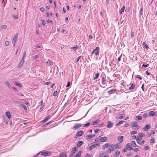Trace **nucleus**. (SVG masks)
I'll return each instance as SVG.
<instances>
[{"label":"nucleus","mask_w":157,"mask_h":157,"mask_svg":"<svg viewBox=\"0 0 157 157\" xmlns=\"http://www.w3.org/2000/svg\"><path fill=\"white\" fill-rule=\"evenodd\" d=\"M114 147V145L113 144L110 145L109 146V148L107 151V152L110 153L112 151H114L115 149Z\"/></svg>","instance_id":"1"},{"label":"nucleus","mask_w":157,"mask_h":157,"mask_svg":"<svg viewBox=\"0 0 157 157\" xmlns=\"http://www.w3.org/2000/svg\"><path fill=\"white\" fill-rule=\"evenodd\" d=\"M41 155L45 156H48L52 154V153L50 152L47 151L46 152H44L43 151H40L39 152Z\"/></svg>","instance_id":"2"},{"label":"nucleus","mask_w":157,"mask_h":157,"mask_svg":"<svg viewBox=\"0 0 157 157\" xmlns=\"http://www.w3.org/2000/svg\"><path fill=\"white\" fill-rule=\"evenodd\" d=\"M81 126L82 125L80 124H76L73 125L72 127V129L73 130H76Z\"/></svg>","instance_id":"3"},{"label":"nucleus","mask_w":157,"mask_h":157,"mask_svg":"<svg viewBox=\"0 0 157 157\" xmlns=\"http://www.w3.org/2000/svg\"><path fill=\"white\" fill-rule=\"evenodd\" d=\"M99 47H97L96 48L93 50V51L92 54H94L95 55H98L99 54Z\"/></svg>","instance_id":"4"},{"label":"nucleus","mask_w":157,"mask_h":157,"mask_svg":"<svg viewBox=\"0 0 157 157\" xmlns=\"http://www.w3.org/2000/svg\"><path fill=\"white\" fill-rule=\"evenodd\" d=\"M132 125V127H135L137 128V129H138L140 128V126L137 125V123L135 122H133L131 123Z\"/></svg>","instance_id":"5"},{"label":"nucleus","mask_w":157,"mask_h":157,"mask_svg":"<svg viewBox=\"0 0 157 157\" xmlns=\"http://www.w3.org/2000/svg\"><path fill=\"white\" fill-rule=\"evenodd\" d=\"M108 140V138L106 136H104L100 138V141L101 142H106Z\"/></svg>","instance_id":"6"},{"label":"nucleus","mask_w":157,"mask_h":157,"mask_svg":"<svg viewBox=\"0 0 157 157\" xmlns=\"http://www.w3.org/2000/svg\"><path fill=\"white\" fill-rule=\"evenodd\" d=\"M124 117V114H118L117 116L116 117V119H122Z\"/></svg>","instance_id":"7"},{"label":"nucleus","mask_w":157,"mask_h":157,"mask_svg":"<svg viewBox=\"0 0 157 157\" xmlns=\"http://www.w3.org/2000/svg\"><path fill=\"white\" fill-rule=\"evenodd\" d=\"M83 134V132L82 131H80L77 133L75 135L76 137H77L78 136H82Z\"/></svg>","instance_id":"8"},{"label":"nucleus","mask_w":157,"mask_h":157,"mask_svg":"<svg viewBox=\"0 0 157 157\" xmlns=\"http://www.w3.org/2000/svg\"><path fill=\"white\" fill-rule=\"evenodd\" d=\"M113 123L111 122L108 121V124L107 125V127L108 128H110L112 127L113 126Z\"/></svg>","instance_id":"9"},{"label":"nucleus","mask_w":157,"mask_h":157,"mask_svg":"<svg viewBox=\"0 0 157 157\" xmlns=\"http://www.w3.org/2000/svg\"><path fill=\"white\" fill-rule=\"evenodd\" d=\"M151 128V126L150 124H147L145 126V127L143 128V129L144 131H147L148 129H149Z\"/></svg>","instance_id":"10"},{"label":"nucleus","mask_w":157,"mask_h":157,"mask_svg":"<svg viewBox=\"0 0 157 157\" xmlns=\"http://www.w3.org/2000/svg\"><path fill=\"white\" fill-rule=\"evenodd\" d=\"M123 137L122 136H118V140L119 142L120 143H121L123 142Z\"/></svg>","instance_id":"11"},{"label":"nucleus","mask_w":157,"mask_h":157,"mask_svg":"<svg viewBox=\"0 0 157 157\" xmlns=\"http://www.w3.org/2000/svg\"><path fill=\"white\" fill-rule=\"evenodd\" d=\"M120 143H120L119 142V143L116 144L114 145L115 146V147H114L115 149H116V148H121L122 147L120 145Z\"/></svg>","instance_id":"12"},{"label":"nucleus","mask_w":157,"mask_h":157,"mask_svg":"<svg viewBox=\"0 0 157 157\" xmlns=\"http://www.w3.org/2000/svg\"><path fill=\"white\" fill-rule=\"evenodd\" d=\"M95 136V134H90V135H88L87 136L86 139L87 140H89L93 138V137H94Z\"/></svg>","instance_id":"13"},{"label":"nucleus","mask_w":157,"mask_h":157,"mask_svg":"<svg viewBox=\"0 0 157 157\" xmlns=\"http://www.w3.org/2000/svg\"><path fill=\"white\" fill-rule=\"evenodd\" d=\"M83 143V142L82 141H79L76 144V146L78 147H79Z\"/></svg>","instance_id":"14"},{"label":"nucleus","mask_w":157,"mask_h":157,"mask_svg":"<svg viewBox=\"0 0 157 157\" xmlns=\"http://www.w3.org/2000/svg\"><path fill=\"white\" fill-rule=\"evenodd\" d=\"M24 59H21V61L19 64L18 65V67L19 68H20L22 66L24 63Z\"/></svg>","instance_id":"15"},{"label":"nucleus","mask_w":157,"mask_h":157,"mask_svg":"<svg viewBox=\"0 0 157 157\" xmlns=\"http://www.w3.org/2000/svg\"><path fill=\"white\" fill-rule=\"evenodd\" d=\"M110 145H109V144L106 143V144H105L103 145L102 146V148L103 149H105L109 147Z\"/></svg>","instance_id":"16"},{"label":"nucleus","mask_w":157,"mask_h":157,"mask_svg":"<svg viewBox=\"0 0 157 157\" xmlns=\"http://www.w3.org/2000/svg\"><path fill=\"white\" fill-rule=\"evenodd\" d=\"M6 115L7 117L10 119L11 118V115L10 112L9 111H7L6 112Z\"/></svg>","instance_id":"17"},{"label":"nucleus","mask_w":157,"mask_h":157,"mask_svg":"<svg viewBox=\"0 0 157 157\" xmlns=\"http://www.w3.org/2000/svg\"><path fill=\"white\" fill-rule=\"evenodd\" d=\"M46 64L48 65H52L53 63L51 61L50 59H48L46 62Z\"/></svg>","instance_id":"18"},{"label":"nucleus","mask_w":157,"mask_h":157,"mask_svg":"<svg viewBox=\"0 0 157 157\" xmlns=\"http://www.w3.org/2000/svg\"><path fill=\"white\" fill-rule=\"evenodd\" d=\"M59 156V157H66L67 155L65 152H63L60 154Z\"/></svg>","instance_id":"19"},{"label":"nucleus","mask_w":157,"mask_h":157,"mask_svg":"<svg viewBox=\"0 0 157 157\" xmlns=\"http://www.w3.org/2000/svg\"><path fill=\"white\" fill-rule=\"evenodd\" d=\"M155 114V113L154 111H151L148 113V116H153Z\"/></svg>","instance_id":"20"},{"label":"nucleus","mask_w":157,"mask_h":157,"mask_svg":"<svg viewBox=\"0 0 157 157\" xmlns=\"http://www.w3.org/2000/svg\"><path fill=\"white\" fill-rule=\"evenodd\" d=\"M125 8V6L124 5H123L122 8L121 9V10L119 11V13L120 14H121L122 12L124 11Z\"/></svg>","instance_id":"21"},{"label":"nucleus","mask_w":157,"mask_h":157,"mask_svg":"<svg viewBox=\"0 0 157 157\" xmlns=\"http://www.w3.org/2000/svg\"><path fill=\"white\" fill-rule=\"evenodd\" d=\"M142 45L144 48H145L146 49H148V48H149V47L144 42L143 43Z\"/></svg>","instance_id":"22"},{"label":"nucleus","mask_w":157,"mask_h":157,"mask_svg":"<svg viewBox=\"0 0 157 157\" xmlns=\"http://www.w3.org/2000/svg\"><path fill=\"white\" fill-rule=\"evenodd\" d=\"M120 153V152L119 151H116L114 154V157H117L119 155Z\"/></svg>","instance_id":"23"},{"label":"nucleus","mask_w":157,"mask_h":157,"mask_svg":"<svg viewBox=\"0 0 157 157\" xmlns=\"http://www.w3.org/2000/svg\"><path fill=\"white\" fill-rule=\"evenodd\" d=\"M131 145H132L134 147H137V145L136 144L135 142L134 141H132L131 142Z\"/></svg>","instance_id":"24"},{"label":"nucleus","mask_w":157,"mask_h":157,"mask_svg":"<svg viewBox=\"0 0 157 157\" xmlns=\"http://www.w3.org/2000/svg\"><path fill=\"white\" fill-rule=\"evenodd\" d=\"M116 91V90L112 89L111 90L109 91L108 93L109 94H111L114 93Z\"/></svg>","instance_id":"25"},{"label":"nucleus","mask_w":157,"mask_h":157,"mask_svg":"<svg viewBox=\"0 0 157 157\" xmlns=\"http://www.w3.org/2000/svg\"><path fill=\"white\" fill-rule=\"evenodd\" d=\"M130 85H131V86L129 88L130 90L133 89L135 86V85L133 83L131 84Z\"/></svg>","instance_id":"26"},{"label":"nucleus","mask_w":157,"mask_h":157,"mask_svg":"<svg viewBox=\"0 0 157 157\" xmlns=\"http://www.w3.org/2000/svg\"><path fill=\"white\" fill-rule=\"evenodd\" d=\"M20 106L22 107L26 111H27V108L25 105L22 104H21Z\"/></svg>","instance_id":"27"},{"label":"nucleus","mask_w":157,"mask_h":157,"mask_svg":"<svg viewBox=\"0 0 157 157\" xmlns=\"http://www.w3.org/2000/svg\"><path fill=\"white\" fill-rule=\"evenodd\" d=\"M5 84L9 88H10L11 87V85L9 82L8 81H6L5 82Z\"/></svg>","instance_id":"28"},{"label":"nucleus","mask_w":157,"mask_h":157,"mask_svg":"<svg viewBox=\"0 0 157 157\" xmlns=\"http://www.w3.org/2000/svg\"><path fill=\"white\" fill-rule=\"evenodd\" d=\"M17 37L18 35H16L14 36V37L13 39L14 42H16Z\"/></svg>","instance_id":"29"},{"label":"nucleus","mask_w":157,"mask_h":157,"mask_svg":"<svg viewBox=\"0 0 157 157\" xmlns=\"http://www.w3.org/2000/svg\"><path fill=\"white\" fill-rule=\"evenodd\" d=\"M82 153L81 151H79L78 154L75 155L76 157H81V154Z\"/></svg>","instance_id":"30"},{"label":"nucleus","mask_w":157,"mask_h":157,"mask_svg":"<svg viewBox=\"0 0 157 157\" xmlns=\"http://www.w3.org/2000/svg\"><path fill=\"white\" fill-rule=\"evenodd\" d=\"M142 117L141 116H136V120L137 121L141 120H142Z\"/></svg>","instance_id":"31"},{"label":"nucleus","mask_w":157,"mask_h":157,"mask_svg":"<svg viewBox=\"0 0 157 157\" xmlns=\"http://www.w3.org/2000/svg\"><path fill=\"white\" fill-rule=\"evenodd\" d=\"M142 139L141 138V137H140L139 136L137 137V138H136V140H137V143L138 144V143H140L139 141H140Z\"/></svg>","instance_id":"32"},{"label":"nucleus","mask_w":157,"mask_h":157,"mask_svg":"<svg viewBox=\"0 0 157 157\" xmlns=\"http://www.w3.org/2000/svg\"><path fill=\"white\" fill-rule=\"evenodd\" d=\"M76 151V148L75 147H74L73 148L72 151H71V153H72V154H74L75 152Z\"/></svg>","instance_id":"33"},{"label":"nucleus","mask_w":157,"mask_h":157,"mask_svg":"<svg viewBox=\"0 0 157 157\" xmlns=\"http://www.w3.org/2000/svg\"><path fill=\"white\" fill-rule=\"evenodd\" d=\"M14 84L16 86H19L20 87H21L22 86L19 83L17 82H14Z\"/></svg>","instance_id":"34"},{"label":"nucleus","mask_w":157,"mask_h":157,"mask_svg":"<svg viewBox=\"0 0 157 157\" xmlns=\"http://www.w3.org/2000/svg\"><path fill=\"white\" fill-rule=\"evenodd\" d=\"M99 122H100V120H96L94 121L93 122L92 124L93 125H94L98 123Z\"/></svg>","instance_id":"35"},{"label":"nucleus","mask_w":157,"mask_h":157,"mask_svg":"<svg viewBox=\"0 0 157 157\" xmlns=\"http://www.w3.org/2000/svg\"><path fill=\"white\" fill-rule=\"evenodd\" d=\"M78 47L77 45H76L75 46L72 47L71 48V49L73 50H74L75 51H76V50L78 48Z\"/></svg>","instance_id":"36"},{"label":"nucleus","mask_w":157,"mask_h":157,"mask_svg":"<svg viewBox=\"0 0 157 157\" xmlns=\"http://www.w3.org/2000/svg\"><path fill=\"white\" fill-rule=\"evenodd\" d=\"M92 145L94 147H95L97 146H99V144H97L96 142H94L92 143Z\"/></svg>","instance_id":"37"},{"label":"nucleus","mask_w":157,"mask_h":157,"mask_svg":"<svg viewBox=\"0 0 157 157\" xmlns=\"http://www.w3.org/2000/svg\"><path fill=\"white\" fill-rule=\"evenodd\" d=\"M94 147L92 145L90 146L89 147V148H88V149L90 151L92 149H93L94 148Z\"/></svg>","instance_id":"38"},{"label":"nucleus","mask_w":157,"mask_h":157,"mask_svg":"<svg viewBox=\"0 0 157 157\" xmlns=\"http://www.w3.org/2000/svg\"><path fill=\"white\" fill-rule=\"evenodd\" d=\"M124 122V121H121L119 122L116 125H120L121 124H123V123Z\"/></svg>","instance_id":"39"},{"label":"nucleus","mask_w":157,"mask_h":157,"mask_svg":"<svg viewBox=\"0 0 157 157\" xmlns=\"http://www.w3.org/2000/svg\"><path fill=\"white\" fill-rule=\"evenodd\" d=\"M99 75V74L98 73H97V74H96V75H95V76L94 77L93 79L94 80L96 79L98 77Z\"/></svg>","instance_id":"40"},{"label":"nucleus","mask_w":157,"mask_h":157,"mask_svg":"<svg viewBox=\"0 0 157 157\" xmlns=\"http://www.w3.org/2000/svg\"><path fill=\"white\" fill-rule=\"evenodd\" d=\"M39 104H40V105L42 106H43V107H44V103H43V101L42 100H41L40 102H39Z\"/></svg>","instance_id":"41"},{"label":"nucleus","mask_w":157,"mask_h":157,"mask_svg":"<svg viewBox=\"0 0 157 157\" xmlns=\"http://www.w3.org/2000/svg\"><path fill=\"white\" fill-rule=\"evenodd\" d=\"M137 133V132L136 131H132L131 132V134L132 135H134Z\"/></svg>","instance_id":"42"},{"label":"nucleus","mask_w":157,"mask_h":157,"mask_svg":"<svg viewBox=\"0 0 157 157\" xmlns=\"http://www.w3.org/2000/svg\"><path fill=\"white\" fill-rule=\"evenodd\" d=\"M139 136L140 137H143L144 136V134L143 133H139Z\"/></svg>","instance_id":"43"},{"label":"nucleus","mask_w":157,"mask_h":157,"mask_svg":"<svg viewBox=\"0 0 157 157\" xmlns=\"http://www.w3.org/2000/svg\"><path fill=\"white\" fill-rule=\"evenodd\" d=\"M155 142V141L154 139H151L150 141V143H154Z\"/></svg>","instance_id":"44"},{"label":"nucleus","mask_w":157,"mask_h":157,"mask_svg":"<svg viewBox=\"0 0 157 157\" xmlns=\"http://www.w3.org/2000/svg\"><path fill=\"white\" fill-rule=\"evenodd\" d=\"M5 44L6 46H8L9 45V42L8 41H6L5 42Z\"/></svg>","instance_id":"45"},{"label":"nucleus","mask_w":157,"mask_h":157,"mask_svg":"<svg viewBox=\"0 0 157 157\" xmlns=\"http://www.w3.org/2000/svg\"><path fill=\"white\" fill-rule=\"evenodd\" d=\"M130 144L129 143H128L126 145V148H128L130 147Z\"/></svg>","instance_id":"46"},{"label":"nucleus","mask_w":157,"mask_h":157,"mask_svg":"<svg viewBox=\"0 0 157 157\" xmlns=\"http://www.w3.org/2000/svg\"><path fill=\"white\" fill-rule=\"evenodd\" d=\"M47 22L48 23H51V24L52 23V20H49V19H48L47 20Z\"/></svg>","instance_id":"47"},{"label":"nucleus","mask_w":157,"mask_h":157,"mask_svg":"<svg viewBox=\"0 0 157 157\" xmlns=\"http://www.w3.org/2000/svg\"><path fill=\"white\" fill-rule=\"evenodd\" d=\"M57 91H55L53 93V95L55 96H56V95H57Z\"/></svg>","instance_id":"48"},{"label":"nucleus","mask_w":157,"mask_h":157,"mask_svg":"<svg viewBox=\"0 0 157 157\" xmlns=\"http://www.w3.org/2000/svg\"><path fill=\"white\" fill-rule=\"evenodd\" d=\"M149 148V147L148 146H146L144 147V149L145 150H147Z\"/></svg>","instance_id":"49"},{"label":"nucleus","mask_w":157,"mask_h":157,"mask_svg":"<svg viewBox=\"0 0 157 157\" xmlns=\"http://www.w3.org/2000/svg\"><path fill=\"white\" fill-rule=\"evenodd\" d=\"M50 83V82H44V85H49Z\"/></svg>","instance_id":"50"},{"label":"nucleus","mask_w":157,"mask_h":157,"mask_svg":"<svg viewBox=\"0 0 157 157\" xmlns=\"http://www.w3.org/2000/svg\"><path fill=\"white\" fill-rule=\"evenodd\" d=\"M144 143V140H143L141 142L138 143V144L140 145H142Z\"/></svg>","instance_id":"51"},{"label":"nucleus","mask_w":157,"mask_h":157,"mask_svg":"<svg viewBox=\"0 0 157 157\" xmlns=\"http://www.w3.org/2000/svg\"><path fill=\"white\" fill-rule=\"evenodd\" d=\"M109 157V156L104 155H101L99 156L98 157Z\"/></svg>","instance_id":"52"},{"label":"nucleus","mask_w":157,"mask_h":157,"mask_svg":"<svg viewBox=\"0 0 157 157\" xmlns=\"http://www.w3.org/2000/svg\"><path fill=\"white\" fill-rule=\"evenodd\" d=\"M90 124V123H88L86 124H85L84 126V127H87L89 126Z\"/></svg>","instance_id":"53"},{"label":"nucleus","mask_w":157,"mask_h":157,"mask_svg":"<svg viewBox=\"0 0 157 157\" xmlns=\"http://www.w3.org/2000/svg\"><path fill=\"white\" fill-rule=\"evenodd\" d=\"M103 125V124H98L96 125V127H100L102 126Z\"/></svg>","instance_id":"54"},{"label":"nucleus","mask_w":157,"mask_h":157,"mask_svg":"<svg viewBox=\"0 0 157 157\" xmlns=\"http://www.w3.org/2000/svg\"><path fill=\"white\" fill-rule=\"evenodd\" d=\"M40 10L42 12H44V9L43 7H41L40 8Z\"/></svg>","instance_id":"55"},{"label":"nucleus","mask_w":157,"mask_h":157,"mask_svg":"<svg viewBox=\"0 0 157 157\" xmlns=\"http://www.w3.org/2000/svg\"><path fill=\"white\" fill-rule=\"evenodd\" d=\"M49 117H46L45 119L43 120V121H47L48 119H49Z\"/></svg>","instance_id":"56"},{"label":"nucleus","mask_w":157,"mask_h":157,"mask_svg":"<svg viewBox=\"0 0 157 157\" xmlns=\"http://www.w3.org/2000/svg\"><path fill=\"white\" fill-rule=\"evenodd\" d=\"M134 151L135 152H137L139 151V149L138 148H136L134 149Z\"/></svg>","instance_id":"57"},{"label":"nucleus","mask_w":157,"mask_h":157,"mask_svg":"<svg viewBox=\"0 0 157 157\" xmlns=\"http://www.w3.org/2000/svg\"><path fill=\"white\" fill-rule=\"evenodd\" d=\"M42 25H43V26H44L45 25V21L44 20H43L42 21Z\"/></svg>","instance_id":"58"},{"label":"nucleus","mask_w":157,"mask_h":157,"mask_svg":"<svg viewBox=\"0 0 157 157\" xmlns=\"http://www.w3.org/2000/svg\"><path fill=\"white\" fill-rule=\"evenodd\" d=\"M142 12H143V9L142 8H141L140 10V12L139 13V14L140 15H141V14H142Z\"/></svg>","instance_id":"59"},{"label":"nucleus","mask_w":157,"mask_h":157,"mask_svg":"<svg viewBox=\"0 0 157 157\" xmlns=\"http://www.w3.org/2000/svg\"><path fill=\"white\" fill-rule=\"evenodd\" d=\"M149 64H143L142 65V66L144 67H147L149 66Z\"/></svg>","instance_id":"60"},{"label":"nucleus","mask_w":157,"mask_h":157,"mask_svg":"<svg viewBox=\"0 0 157 157\" xmlns=\"http://www.w3.org/2000/svg\"><path fill=\"white\" fill-rule=\"evenodd\" d=\"M7 27V26L6 25H4L2 26V28L3 29H6Z\"/></svg>","instance_id":"61"},{"label":"nucleus","mask_w":157,"mask_h":157,"mask_svg":"<svg viewBox=\"0 0 157 157\" xmlns=\"http://www.w3.org/2000/svg\"><path fill=\"white\" fill-rule=\"evenodd\" d=\"M143 116L144 118H146L147 116H148V115L147 114H144L143 115Z\"/></svg>","instance_id":"62"},{"label":"nucleus","mask_w":157,"mask_h":157,"mask_svg":"<svg viewBox=\"0 0 157 157\" xmlns=\"http://www.w3.org/2000/svg\"><path fill=\"white\" fill-rule=\"evenodd\" d=\"M127 149H128V148H125L123 150V152H126V151H127Z\"/></svg>","instance_id":"63"},{"label":"nucleus","mask_w":157,"mask_h":157,"mask_svg":"<svg viewBox=\"0 0 157 157\" xmlns=\"http://www.w3.org/2000/svg\"><path fill=\"white\" fill-rule=\"evenodd\" d=\"M40 153H37L36 155H34L33 157H37V156L40 154Z\"/></svg>","instance_id":"64"}]
</instances>
